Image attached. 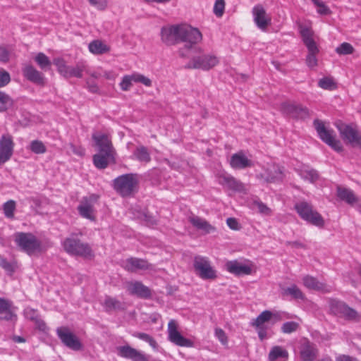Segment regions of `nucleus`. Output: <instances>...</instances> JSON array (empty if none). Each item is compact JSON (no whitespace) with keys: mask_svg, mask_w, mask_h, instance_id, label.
<instances>
[{"mask_svg":"<svg viewBox=\"0 0 361 361\" xmlns=\"http://www.w3.org/2000/svg\"><path fill=\"white\" fill-rule=\"evenodd\" d=\"M138 182L137 174L126 173L116 178L113 186L122 197H130L137 191Z\"/></svg>","mask_w":361,"mask_h":361,"instance_id":"7ed1b4c3","label":"nucleus"},{"mask_svg":"<svg viewBox=\"0 0 361 361\" xmlns=\"http://www.w3.org/2000/svg\"><path fill=\"white\" fill-rule=\"evenodd\" d=\"M337 196L341 200L345 201L350 205H353L358 202V198L355 196L352 190L341 186L337 187Z\"/></svg>","mask_w":361,"mask_h":361,"instance_id":"f704fd0d","label":"nucleus"},{"mask_svg":"<svg viewBox=\"0 0 361 361\" xmlns=\"http://www.w3.org/2000/svg\"><path fill=\"white\" fill-rule=\"evenodd\" d=\"M16 204L14 200H8L3 204V210L4 215L8 219H13L14 217V211L16 209Z\"/></svg>","mask_w":361,"mask_h":361,"instance_id":"37998d69","label":"nucleus"},{"mask_svg":"<svg viewBox=\"0 0 361 361\" xmlns=\"http://www.w3.org/2000/svg\"><path fill=\"white\" fill-rule=\"evenodd\" d=\"M65 251L74 256L87 257L92 256V249L90 245L80 241L78 238V234L71 233L63 242Z\"/></svg>","mask_w":361,"mask_h":361,"instance_id":"20e7f679","label":"nucleus"},{"mask_svg":"<svg viewBox=\"0 0 361 361\" xmlns=\"http://www.w3.org/2000/svg\"><path fill=\"white\" fill-rule=\"evenodd\" d=\"M353 50H354V49H353V46L348 42L342 43L340 46H338L336 49V51L338 54H343V55L352 54L353 52Z\"/></svg>","mask_w":361,"mask_h":361,"instance_id":"09e8293b","label":"nucleus"},{"mask_svg":"<svg viewBox=\"0 0 361 361\" xmlns=\"http://www.w3.org/2000/svg\"><path fill=\"white\" fill-rule=\"evenodd\" d=\"M193 266L199 276L202 279H214L216 277V271L205 257L195 256Z\"/></svg>","mask_w":361,"mask_h":361,"instance_id":"f8f14e48","label":"nucleus"},{"mask_svg":"<svg viewBox=\"0 0 361 361\" xmlns=\"http://www.w3.org/2000/svg\"><path fill=\"white\" fill-rule=\"evenodd\" d=\"M317 13L321 14V15H324V16H326V15H329L331 13V10L329 9V8L324 4V2H323L321 6H319L317 7Z\"/></svg>","mask_w":361,"mask_h":361,"instance_id":"052dcab7","label":"nucleus"},{"mask_svg":"<svg viewBox=\"0 0 361 361\" xmlns=\"http://www.w3.org/2000/svg\"><path fill=\"white\" fill-rule=\"evenodd\" d=\"M261 176L268 183L279 182L283 178V170L278 164H268Z\"/></svg>","mask_w":361,"mask_h":361,"instance_id":"aec40b11","label":"nucleus"},{"mask_svg":"<svg viewBox=\"0 0 361 361\" xmlns=\"http://www.w3.org/2000/svg\"><path fill=\"white\" fill-rule=\"evenodd\" d=\"M228 226L233 230L238 229V223L234 218H228L226 220Z\"/></svg>","mask_w":361,"mask_h":361,"instance_id":"e2e57ef3","label":"nucleus"},{"mask_svg":"<svg viewBox=\"0 0 361 361\" xmlns=\"http://www.w3.org/2000/svg\"><path fill=\"white\" fill-rule=\"evenodd\" d=\"M35 61L42 71L50 69L51 62L49 59L42 52L38 53L35 57Z\"/></svg>","mask_w":361,"mask_h":361,"instance_id":"ea45409f","label":"nucleus"},{"mask_svg":"<svg viewBox=\"0 0 361 361\" xmlns=\"http://www.w3.org/2000/svg\"><path fill=\"white\" fill-rule=\"evenodd\" d=\"M127 290L130 295H135L140 298L147 299L150 298L151 291L140 281H131L127 284Z\"/></svg>","mask_w":361,"mask_h":361,"instance_id":"b1692460","label":"nucleus"},{"mask_svg":"<svg viewBox=\"0 0 361 361\" xmlns=\"http://www.w3.org/2000/svg\"><path fill=\"white\" fill-rule=\"evenodd\" d=\"M180 26V25H174L163 27L161 30V41L169 46L178 44Z\"/></svg>","mask_w":361,"mask_h":361,"instance_id":"6ab92c4d","label":"nucleus"},{"mask_svg":"<svg viewBox=\"0 0 361 361\" xmlns=\"http://www.w3.org/2000/svg\"><path fill=\"white\" fill-rule=\"evenodd\" d=\"M317 356L316 345L305 340L301 345L300 357L303 361H314Z\"/></svg>","mask_w":361,"mask_h":361,"instance_id":"bb28decb","label":"nucleus"},{"mask_svg":"<svg viewBox=\"0 0 361 361\" xmlns=\"http://www.w3.org/2000/svg\"><path fill=\"white\" fill-rule=\"evenodd\" d=\"M53 63L56 66L59 73L65 78H80L82 77L84 66L82 63H78L75 66H67L61 58H55L53 60Z\"/></svg>","mask_w":361,"mask_h":361,"instance_id":"ddd939ff","label":"nucleus"},{"mask_svg":"<svg viewBox=\"0 0 361 361\" xmlns=\"http://www.w3.org/2000/svg\"><path fill=\"white\" fill-rule=\"evenodd\" d=\"M23 73L29 81L37 85H44L45 78L43 73L37 71L34 66L31 65L25 66L23 68Z\"/></svg>","mask_w":361,"mask_h":361,"instance_id":"5701e85b","label":"nucleus"},{"mask_svg":"<svg viewBox=\"0 0 361 361\" xmlns=\"http://www.w3.org/2000/svg\"><path fill=\"white\" fill-rule=\"evenodd\" d=\"M253 207L262 214L269 215L271 213L270 209L260 201H255L253 202Z\"/></svg>","mask_w":361,"mask_h":361,"instance_id":"8fccbe9b","label":"nucleus"},{"mask_svg":"<svg viewBox=\"0 0 361 361\" xmlns=\"http://www.w3.org/2000/svg\"><path fill=\"white\" fill-rule=\"evenodd\" d=\"M281 109L283 114L295 119H305L309 116L308 109L296 103L284 102Z\"/></svg>","mask_w":361,"mask_h":361,"instance_id":"2eb2a0df","label":"nucleus"},{"mask_svg":"<svg viewBox=\"0 0 361 361\" xmlns=\"http://www.w3.org/2000/svg\"><path fill=\"white\" fill-rule=\"evenodd\" d=\"M13 104V99L5 92L0 91V112L6 111Z\"/></svg>","mask_w":361,"mask_h":361,"instance_id":"79ce46f5","label":"nucleus"},{"mask_svg":"<svg viewBox=\"0 0 361 361\" xmlns=\"http://www.w3.org/2000/svg\"><path fill=\"white\" fill-rule=\"evenodd\" d=\"M14 142L9 134H4L0 137V165L8 161L13 155Z\"/></svg>","mask_w":361,"mask_h":361,"instance_id":"a211bd4d","label":"nucleus"},{"mask_svg":"<svg viewBox=\"0 0 361 361\" xmlns=\"http://www.w3.org/2000/svg\"><path fill=\"white\" fill-rule=\"evenodd\" d=\"M225 1L224 0H216L214 6V13L216 16H221L224 11Z\"/></svg>","mask_w":361,"mask_h":361,"instance_id":"603ef678","label":"nucleus"},{"mask_svg":"<svg viewBox=\"0 0 361 361\" xmlns=\"http://www.w3.org/2000/svg\"><path fill=\"white\" fill-rule=\"evenodd\" d=\"M8 60V53L4 47H0V61L6 62Z\"/></svg>","mask_w":361,"mask_h":361,"instance_id":"0e129e2a","label":"nucleus"},{"mask_svg":"<svg viewBox=\"0 0 361 361\" xmlns=\"http://www.w3.org/2000/svg\"><path fill=\"white\" fill-rule=\"evenodd\" d=\"M88 48L90 51L95 55L103 54L109 51V47L105 43L98 39L91 42L89 44Z\"/></svg>","mask_w":361,"mask_h":361,"instance_id":"e433bc0d","label":"nucleus"},{"mask_svg":"<svg viewBox=\"0 0 361 361\" xmlns=\"http://www.w3.org/2000/svg\"><path fill=\"white\" fill-rule=\"evenodd\" d=\"M202 39L201 32L188 25H180L179 30L178 43L183 42V47L178 50L179 56L188 58L192 53L201 54L202 49L197 46Z\"/></svg>","mask_w":361,"mask_h":361,"instance_id":"f257e3e1","label":"nucleus"},{"mask_svg":"<svg viewBox=\"0 0 361 361\" xmlns=\"http://www.w3.org/2000/svg\"><path fill=\"white\" fill-rule=\"evenodd\" d=\"M314 126L320 137V139L333 148L336 152H341L343 147L339 140L335 138L334 131L326 128L324 124L319 120L314 121Z\"/></svg>","mask_w":361,"mask_h":361,"instance_id":"9d476101","label":"nucleus"},{"mask_svg":"<svg viewBox=\"0 0 361 361\" xmlns=\"http://www.w3.org/2000/svg\"><path fill=\"white\" fill-rule=\"evenodd\" d=\"M219 62L218 57L213 54H201L194 56L185 66V68L188 69L208 71L216 66Z\"/></svg>","mask_w":361,"mask_h":361,"instance_id":"0eeeda50","label":"nucleus"},{"mask_svg":"<svg viewBox=\"0 0 361 361\" xmlns=\"http://www.w3.org/2000/svg\"><path fill=\"white\" fill-rule=\"evenodd\" d=\"M103 305L106 312L124 310V305L121 301L109 296L106 297Z\"/></svg>","mask_w":361,"mask_h":361,"instance_id":"c9c22d12","label":"nucleus"},{"mask_svg":"<svg viewBox=\"0 0 361 361\" xmlns=\"http://www.w3.org/2000/svg\"><path fill=\"white\" fill-rule=\"evenodd\" d=\"M133 81V75H125L123 78V80H122V81L120 83V86H121V90H123V91L128 90L130 88L131 85H132V82Z\"/></svg>","mask_w":361,"mask_h":361,"instance_id":"864d4df0","label":"nucleus"},{"mask_svg":"<svg viewBox=\"0 0 361 361\" xmlns=\"http://www.w3.org/2000/svg\"><path fill=\"white\" fill-rule=\"evenodd\" d=\"M92 137L99 148V152L93 156L94 164L99 169H106L116 161V152L111 141L104 134L93 135Z\"/></svg>","mask_w":361,"mask_h":361,"instance_id":"f03ea898","label":"nucleus"},{"mask_svg":"<svg viewBox=\"0 0 361 361\" xmlns=\"http://www.w3.org/2000/svg\"><path fill=\"white\" fill-rule=\"evenodd\" d=\"M132 159L144 164L149 163L152 159L149 149L143 145L136 147L133 152Z\"/></svg>","mask_w":361,"mask_h":361,"instance_id":"72a5a7b5","label":"nucleus"},{"mask_svg":"<svg viewBox=\"0 0 361 361\" xmlns=\"http://www.w3.org/2000/svg\"><path fill=\"white\" fill-rule=\"evenodd\" d=\"M14 240L20 250L29 255L39 250L41 245L39 240L31 233H16Z\"/></svg>","mask_w":361,"mask_h":361,"instance_id":"423d86ee","label":"nucleus"},{"mask_svg":"<svg viewBox=\"0 0 361 361\" xmlns=\"http://www.w3.org/2000/svg\"><path fill=\"white\" fill-rule=\"evenodd\" d=\"M12 302L8 300L0 298V319L12 321L16 315L11 310Z\"/></svg>","mask_w":361,"mask_h":361,"instance_id":"2f4dec72","label":"nucleus"},{"mask_svg":"<svg viewBox=\"0 0 361 361\" xmlns=\"http://www.w3.org/2000/svg\"><path fill=\"white\" fill-rule=\"evenodd\" d=\"M300 176L302 178L309 180L310 183H314L319 179L318 172L309 167H305L300 171Z\"/></svg>","mask_w":361,"mask_h":361,"instance_id":"4c0bfd02","label":"nucleus"},{"mask_svg":"<svg viewBox=\"0 0 361 361\" xmlns=\"http://www.w3.org/2000/svg\"><path fill=\"white\" fill-rule=\"evenodd\" d=\"M336 126L338 130L342 139L347 143L353 146L361 147V133L352 125H347L341 121L336 123Z\"/></svg>","mask_w":361,"mask_h":361,"instance_id":"9b49d317","label":"nucleus"},{"mask_svg":"<svg viewBox=\"0 0 361 361\" xmlns=\"http://www.w3.org/2000/svg\"><path fill=\"white\" fill-rule=\"evenodd\" d=\"M286 243L293 247H305V245L300 241H288Z\"/></svg>","mask_w":361,"mask_h":361,"instance_id":"774afa93","label":"nucleus"},{"mask_svg":"<svg viewBox=\"0 0 361 361\" xmlns=\"http://www.w3.org/2000/svg\"><path fill=\"white\" fill-rule=\"evenodd\" d=\"M258 336L261 341H263L267 336V327H256Z\"/></svg>","mask_w":361,"mask_h":361,"instance_id":"680f3d73","label":"nucleus"},{"mask_svg":"<svg viewBox=\"0 0 361 361\" xmlns=\"http://www.w3.org/2000/svg\"><path fill=\"white\" fill-rule=\"evenodd\" d=\"M283 294L285 295H290L294 299L304 298V295L300 289L296 285H291L289 287L283 289Z\"/></svg>","mask_w":361,"mask_h":361,"instance_id":"a19ab883","label":"nucleus"},{"mask_svg":"<svg viewBox=\"0 0 361 361\" xmlns=\"http://www.w3.org/2000/svg\"><path fill=\"white\" fill-rule=\"evenodd\" d=\"M300 34L309 52L306 59L307 65L311 68L314 67L317 64L316 54L318 53L319 49L315 41L312 38V32L310 28L305 27L301 28Z\"/></svg>","mask_w":361,"mask_h":361,"instance_id":"1a4fd4ad","label":"nucleus"},{"mask_svg":"<svg viewBox=\"0 0 361 361\" xmlns=\"http://www.w3.org/2000/svg\"><path fill=\"white\" fill-rule=\"evenodd\" d=\"M230 165L234 169H244L252 166V162L243 152L233 154L230 159Z\"/></svg>","mask_w":361,"mask_h":361,"instance_id":"a878e982","label":"nucleus"},{"mask_svg":"<svg viewBox=\"0 0 361 361\" xmlns=\"http://www.w3.org/2000/svg\"><path fill=\"white\" fill-rule=\"evenodd\" d=\"M189 221L197 229L202 231L204 233H211L215 231V228L212 226L205 219L200 218L197 216H191L189 217Z\"/></svg>","mask_w":361,"mask_h":361,"instance_id":"7c9ffc66","label":"nucleus"},{"mask_svg":"<svg viewBox=\"0 0 361 361\" xmlns=\"http://www.w3.org/2000/svg\"><path fill=\"white\" fill-rule=\"evenodd\" d=\"M37 328L42 331H44L47 329L45 322L42 320L39 317L35 322Z\"/></svg>","mask_w":361,"mask_h":361,"instance_id":"69168bd1","label":"nucleus"},{"mask_svg":"<svg viewBox=\"0 0 361 361\" xmlns=\"http://www.w3.org/2000/svg\"><path fill=\"white\" fill-rule=\"evenodd\" d=\"M30 149L35 154H42L46 152V147L42 142L33 140L30 143Z\"/></svg>","mask_w":361,"mask_h":361,"instance_id":"de8ad7c7","label":"nucleus"},{"mask_svg":"<svg viewBox=\"0 0 361 361\" xmlns=\"http://www.w3.org/2000/svg\"><path fill=\"white\" fill-rule=\"evenodd\" d=\"M87 89L92 93H97L99 92V87L94 82H87Z\"/></svg>","mask_w":361,"mask_h":361,"instance_id":"338daca9","label":"nucleus"},{"mask_svg":"<svg viewBox=\"0 0 361 361\" xmlns=\"http://www.w3.org/2000/svg\"><path fill=\"white\" fill-rule=\"evenodd\" d=\"M0 267L8 274H12L15 271L16 264L14 262H8L7 259L0 255Z\"/></svg>","mask_w":361,"mask_h":361,"instance_id":"a18cd8bd","label":"nucleus"},{"mask_svg":"<svg viewBox=\"0 0 361 361\" xmlns=\"http://www.w3.org/2000/svg\"><path fill=\"white\" fill-rule=\"evenodd\" d=\"M215 336L218 338L222 345H226L228 344V337L223 329L220 328H216Z\"/></svg>","mask_w":361,"mask_h":361,"instance_id":"5fc2aeb1","label":"nucleus"},{"mask_svg":"<svg viewBox=\"0 0 361 361\" xmlns=\"http://www.w3.org/2000/svg\"><path fill=\"white\" fill-rule=\"evenodd\" d=\"M299 328V324L295 322H287L281 326V331L284 334H291Z\"/></svg>","mask_w":361,"mask_h":361,"instance_id":"49530a36","label":"nucleus"},{"mask_svg":"<svg viewBox=\"0 0 361 361\" xmlns=\"http://www.w3.org/2000/svg\"><path fill=\"white\" fill-rule=\"evenodd\" d=\"M274 319V321L272 324L279 319L278 314L273 313L269 310H264L252 322V325L255 327H267L266 324Z\"/></svg>","mask_w":361,"mask_h":361,"instance_id":"c756f323","label":"nucleus"},{"mask_svg":"<svg viewBox=\"0 0 361 361\" xmlns=\"http://www.w3.org/2000/svg\"><path fill=\"white\" fill-rule=\"evenodd\" d=\"M57 335L61 342L68 348L73 350H80L82 344L79 339L66 327L58 328Z\"/></svg>","mask_w":361,"mask_h":361,"instance_id":"f3484780","label":"nucleus"},{"mask_svg":"<svg viewBox=\"0 0 361 361\" xmlns=\"http://www.w3.org/2000/svg\"><path fill=\"white\" fill-rule=\"evenodd\" d=\"M288 356L287 350L281 346H274L271 348L269 354V360L270 361H276L278 359H286Z\"/></svg>","mask_w":361,"mask_h":361,"instance_id":"58836bf2","label":"nucleus"},{"mask_svg":"<svg viewBox=\"0 0 361 361\" xmlns=\"http://www.w3.org/2000/svg\"><path fill=\"white\" fill-rule=\"evenodd\" d=\"M11 80L9 73L4 70L0 71V87L6 86Z\"/></svg>","mask_w":361,"mask_h":361,"instance_id":"4d7b16f0","label":"nucleus"},{"mask_svg":"<svg viewBox=\"0 0 361 361\" xmlns=\"http://www.w3.org/2000/svg\"><path fill=\"white\" fill-rule=\"evenodd\" d=\"M78 210L80 216L83 218L90 219L91 221L94 220L93 215L94 212V204L92 200L87 197H84L81 201L80 204L78 207Z\"/></svg>","mask_w":361,"mask_h":361,"instance_id":"c85d7f7f","label":"nucleus"},{"mask_svg":"<svg viewBox=\"0 0 361 361\" xmlns=\"http://www.w3.org/2000/svg\"><path fill=\"white\" fill-rule=\"evenodd\" d=\"M254 21L257 26L264 30L271 23V18L267 16L266 11L261 5H257L252 8Z\"/></svg>","mask_w":361,"mask_h":361,"instance_id":"393cba45","label":"nucleus"},{"mask_svg":"<svg viewBox=\"0 0 361 361\" xmlns=\"http://www.w3.org/2000/svg\"><path fill=\"white\" fill-rule=\"evenodd\" d=\"M122 267L128 271L136 272L149 269L150 264L143 259L130 257L122 262Z\"/></svg>","mask_w":361,"mask_h":361,"instance_id":"4be33fe9","label":"nucleus"},{"mask_svg":"<svg viewBox=\"0 0 361 361\" xmlns=\"http://www.w3.org/2000/svg\"><path fill=\"white\" fill-rule=\"evenodd\" d=\"M219 183L234 192L244 193L246 192L245 185L229 174L224 173L220 175L219 177Z\"/></svg>","mask_w":361,"mask_h":361,"instance_id":"412c9836","label":"nucleus"},{"mask_svg":"<svg viewBox=\"0 0 361 361\" xmlns=\"http://www.w3.org/2000/svg\"><path fill=\"white\" fill-rule=\"evenodd\" d=\"M295 208L302 219L318 227L324 226V221L322 216L317 212L314 211L312 205L307 202L296 203Z\"/></svg>","mask_w":361,"mask_h":361,"instance_id":"6e6552de","label":"nucleus"},{"mask_svg":"<svg viewBox=\"0 0 361 361\" xmlns=\"http://www.w3.org/2000/svg\"><path fill=\"white\" fill-rule=\"evenodd\" d=\"M132 335L133 337L148 343L152 348L156 349L157 348V341L150 335L142 332H134Z\"/></svg>","mask_w":361,"mask_h":361,"instance_id":"c03bdc74","label":"nucleus"},{"mask_svg":"<svg viewBox=\"0 0 361 361\" xmlns=\"http://www.w3.org/2000/svg\"><path fill=\"white\" fill-rule=\"evenodd\" d=\"M25 315L27 319L35 322L38 318L37 312L31 308H26L25 310Z\"/></svg>","mask_w":361,"mask_h":361,"instance_id":"bf43d9fd","label":"nucleus"},{"mask_svg":"<svg viewBox=\"0 0 361 361\" xmlns=\"http://www.w3.org/2000/svg\"><path fill=\"white\" fill-rule=\"evenodd\" d=\"M133 82L142 83L147 87L152 85V81L148 78L141 74H133Z\"/></svg>","mask_w":361,"mask_h":361,"instance_id":"6e6d98bb","label":"nucleus"},{"mask_svg":"<svg viewBox=\"0 0 361 361\" xmlns=\"http://www.w3.org/2000/svg\"><path fill=\"white\" fill-rule=\"evenodd\" d=\"M303 284L305 287L312 290L329 292L330 287L324 283L319 282L314 277L307 275L302 279Z\"/></svg>","mask_w":361,"mask_h":361,"instance_id":"473e14b6","label":"nucleus"},{"mask_svg":"<svg viewBox=\"0 0 361 361\" xmlns=\"http://www.w3.org/2000/svg\"><path fill=\"white\" fill-rule=\"evenodd\" d=\"M226 267L230 273L237 276L248 275L252 271L250 266L238 262L236 260L228 262Z\"/></svg>","mask_w":361,"mask_h":361,"instance_id":"cd10ccee","label":"nucleus"},{"mask_svg":"<svg viewBox=\"0 0 361 361\" xmlns=\"http://www.w3.org/2000/svg\"><path fill=\"white\" fill-rule=\"evenodd\" d=\"M319 86L325 90H332L335 87V84L331 78H324L319 80Z\"/></svg>","mask_w":361,"mask_h":361,"instance_id":"3c124183","label":"nucleus"},{"mask_svg":"<svg viewBox=\"0 0 361 361\" xmlns=\"http://www.w3.org/2000/svg\"><path fill=\"white\" fill-rule=\"evenodd\" d=\"M90 4L99 10H104L107 6L106 0H88Z\"/></svg>","mask_w":361,"mask_h":361,"instance_id":"13d9d810","label":"nucleus"},{"mask_svg":"<svg viewBox=\"0 0 361 361\" xmlns=\"http://www.w3.org/2000/svg\"><path fill=\"white\" fill-rule=\"evenodd\" d=\"M329 307L331 312L335 316L350 322H359L361 321V314L344 302L332 300L330 301Z\"/></svg>","mask_w":361,"mask_h":361,"instance_id":"39448f33","label":"nucleus"},{"mask_svg":"<svg viewBox=\"0 0 361 361\" xmlns=\"http://www.w3.org/2000/svg\"><path fill=\"white\" fill-rule=\"evenodd\" d=\"M117 355L131 361H149V355L132 348L129 345L118 346L116 348Z\"/></svg>","mask_w":361,"mask_h":361,"instance_id":"dca6fc26","label":"nucleus"},{"mask_svg":"<svg viewBox=\"0 0 361 361\" xmlns=\"http://www.w3.org/2000/svg\"><path fill=\"white\" fill-rule=\"evenodd\" d=\"M168 338L178 346L191 348L193 342L183 336L178 330L177 324L175 320L171 319L168 324Z\"/></svg>","mask_w":361,"mask_h":361,"instance_id":"4468645a","label":"nucleus"}]
</instances>
